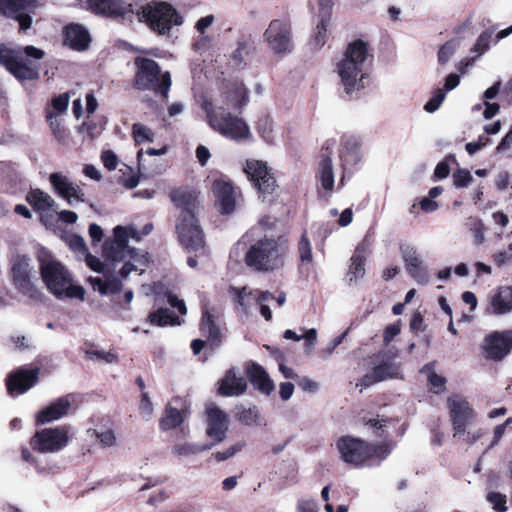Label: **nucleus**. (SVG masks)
<instances>
[{
	"label": "nucleus",
	"instance_id": "obj_1",
	"mask_svg": "<svg viewBox=\"0 0 512 512\" xmlns=\"http://www.w3.org/2000/svg\"><path fill=\"white\" fill-rule=\"evenodd\" d=\"M266 225L268 219H261L259 226L249 229L237 243V247L242 246L246 249V266L261 273L281 269L287 254L286 239L280 235L263 232L262 227Z\"/></svg>",
	"mask_w": 512,
	"mask_h": 512
},
{
	"label": "nucleus",
	"instance_id": "obj_2",
	"mask_svg": "<svg viewBox=\"0 0 512 512\" xmlns=\"http://www.w3.org/2000/svg\"><path fill=\"white\" fill-rule=\"evenodd\" d=\"M249 101L248 91L242 83H234L224 93L223 105L214 107L209 101L202 104L211 128L226 138L242 141L251 136L246 122L232 115L229 109H241Z\"/></svg>",
	"mask_w": 512,
	"mask_h": 512
},
{
	"label": "nucleus",
	"instance_id": "obj_3",
	"mask_svg": "<svg viewBox=\"0 0 512 512\" xmlns=\"http://www.w3.org/2000/svg\"><path fill=\"white\" fill-rule=\"evenodd\" d=\"M172 202L180 208L175 229L180 244L189 252L205 253L204 234L195 217L196 196L194 193L175 189L170 193Z\"/></svg>",
	"mask_w": 512,
	"mask_h": 512
},
{
	"label": "nucleus",
	"instance_id": "obj_4",
	"mask_svg": "<svg viewBox=\"0 0 512 512\" xmlns=\"http://www.w3.org/2000/svg\"><path fill=\"white\" fill-rule=\"evenodd\" d=\"M366 44L361 40L350 43L336 64V72L347 95L352 96L364 88Z\"/></svg>",
	"mask_w": 512,
	"mask_h": 512
},
{
	"label": "nucleus",
	"instance_id": "obj_5",
	"mask_svg": "<svg viewBox=\"0 0 512 512\" xmlns=\"http://www.w3.org/2000/svg\"><path fill=\"white\" fill-rule=\"evenodd\" d=\"M340 459L353 468L378 465L391 453L390 444L371 445L361 439L342 436L336 442Z\"/></svg>",
	"mask_w": 512,
	"mask_h": 512
},
{
	"label": "nucleus",
	"instance_id": "obj_6",
	"mask_svg": "<svg viewBox=\"0 0 512 512\" xmlns=\"http://www.w3.org/2000/svg\"><path fill=\"white\" fill-rule=\"evenodd\" d=\"M2 65L18 80H35L39 78V61L45 52L28 45L23 49H12L2 44Z\"/></svg>",
	"mask_w": 512,
	"mask_h": 512
},
{
	"label": "nucleus",
	"instance_id": "obj_7",
	"mask_svg": "<svg viewBox=\"0 0 512 512\" xmlns=\"http://www.w3.org/2000/svg\"><path fill=\"white\" fill-rule=\"evenodd\" d=\"M40 271L43 282L55 297L84 300L85 289L73 284L71 274L59 261L41 257Z\"/></svg>",
	"mask_w": 512,
	"mask_h": 512
},
{
	"label": "nucleus",
	"instance_id": "obj_8",
	"mask_svg": "<svg viewBox=\"0 0 512 512\" xmlns=\"http://www.w3.org/2000/svg\"><path fill=\"white\" fill-rule=\"evenodd\" d=\"M11 280L15 290L30 303H43L46 296L39 286L38 273L32 260L24 255H18L12 260Z\"/></svg>",
	"mask_w": 512,
	"mask_h": 512
},
{
	"label": "nucleus",
	"instance_id": "obj_9",
	"mask_svg": "<svg viewBox=\"0 0 512 512\" xmlns=\"http://www.w3.org/2000/svg\"><path fill=\"white\" fill-rule=\"evenodd\" d=\"M137 18L158 35H168L173 26H179L183 20L175 8L166 2L153 1L136 11Z\"/></svg>",
	"mask_w": 512,
	"mask_h": 512
},
{
	"label": "nucleus",
	"instance_id": "obj_10",
	"mask_svg": "<svg viewBox=\"0 0 512 512\" xmlns=\"http://www.w3.org/2000/svg\"><path fill=\"white\" fill-rule=\"evenodd\" d=\"M135 65L137 67L136 87L140 90H152L167 98L172 83L170 73L168 71L161 73L157 62L148 58H137Z\"/></svg>",
	"mask_w": 512,
	"mask_h": 512
},
{
	"label": "nucleus",
	"instance_id": "obj_11",
	"mask_svg": "<svg viewBox=\"0 0 512 512\" xmlns=\"http://www.w3.org/2000/svg\"><path fill=\"white\" fill-rule=\"evenodd\" d=\"M113 239H107L103 244V255L107 260L122 261L126 258L136 260V249L129 248L127 243L129 238L140 240L138 232L134 228L129 230L123 226H116L113 230Z\"/></svg>",
	"mask_w": 512,
	"mask_h": 512
},
{
	"label": "nucleus",
	"instance_id": "obj_12",
	"mask_svg": "<svg viewBox=\"0 0 512 512\" xmlns=\"http://www.w3.org/2000/svg\"><path fill=\"white\" fill-rule=\"evenodd\" d=\"M244 170L257 188L262 200L271 202L278 186L274 174L267 164L259 160H249Z\"/></svg>",
	"mask_w": 512,
	"mask_h": 512
},
{
	"label": "nucleus",
	"instance_id": "obj_13",
	"mask_svg": "<svg viewBox=\"0 0 512 512\" xmlns=\"http://www.w3.org/2000/svg\"><path fill=\"white\" fill-rule=\"evenodd\" d=\"M69 431L66 426L44 428L35 433L31 446L40 453H55L68 445Z\"/></svg>",
	"mask_w": 512,
	"mask_h": 512
},
{
	"label": "nucleus",
	"instance_id": "obj_14",
	"mask_svg": "<svg viewBox=\"0 0 512 512\" xmlns=\"http://www.w3.org/2000/svg\"><path fill=\"white\" fill-rule=\"evenodd\" d=\"M268 47L276 54H288L293 49L291 26L286 20L274 19L264 32Z\"/></svg>",
	"mask_w": 512,
	"mask_h": 512
},
{
	"label": "nucleus",
	"instance_id": "obj_15",
	"mask_svg": "<svg viewBox=\"0 0 512 512\" xmlns=\"http://www.w3.org/2000/svg\"><path fill=\"white\" fill-rule=\"evenodd\" d=\"M450 421L453 428V436L465 435V430L473 422L475 414L466 399L459 395L448 398Z\"/></svg>",
	"mask_w": 512,
	"mask_h": 512
},
{
	"label": "nucleus",
	"instance_id": "obj_16",
	"mask_svg": "<svg viewBox=\"0 0 512 512\" xmlns=\"http://www.w3.org/2000/svg\"><path fill=\"white\" fill-rule=\"evenodd\" d=\"M37 7V0H0V14L16 19L22 32L31 27L32 17L30 14Z\"/></svg>",
	"mask_w": 512,
	"mask_h": 512
},
{
	"label": "nucleus",
	"instance_id": "obj_17",
	"mask_svg": "<svg viewBox=\"0 0 512 512\" xmlns=\"http://www.w3.org/2000/svg\"><path fill=\"white\" fill-rule=\"evenodd\" d=\"M26 201L40 215V220L46 227L55 224L58 207L48 193L40 189H32L26 195Z\"/></svg>",
	"mask_w": 512,
	"mask_h": 512
},
{
	"label": "nucleus",
	"instance_id": "obj_18",
	"mask_svg": "<svg viewBox=\"0 0 512 512\" xmlns=\"http://www.w3.org/2000/svg\"><path fill=\"white\" fill-rule=\"evenodd\" d=\"M400 252L408 274L420 285L430 281V275L416 247L410 243L400 245Z\"/></svg>",
	"mask_w": 512,
	"mask_h": 512
},
{
	"label": "nucleus",
	"instance_id": "obj_19",
	"mask_svg": "<svg viewBox=\"0 0 512 512\" xmlns=\"http://www.w3.org/2000/svg\"><path fill=\"white\" fill-rule=\"evenodd\" d=\"M332 153L333 143L326 141L320 152L317 172V178L321 183V190H319L321 197H329L334 189Z\"/></svg>",
	"mask_w": 512,
	"mask_h": 512
},
{
	"label": "nucleus",
	"instance_id": "obj_20",
	"mask_svg": "<svg viewBox=\"0 0 512 512\" xmlns=\"http://www.w3.org/2000/svg\"><path fill=\"white\" fill-rule=\"evenodd\" d=\"M49 182L54 192L70 205L86 201L83 188L66 175L58 172L52 173L49 176Z\"/></svg>",
	"mask_w": 512,
	"mask_h": 512
},
{
	"label": "nucleus",
	"instance_id": "obj_21",
	"mask_svg": "<svg viewBox=\"0 0 512 512\" xmlns=\"http://www.w3.org/2000/svg\"><path fill=\"white\" fill-rule=\"evenodd\" d=\"M483 350L485 357L500 361L512 350V330L496 331L484 339Z\"/></svg>",
	"mask_w": 512,
	"mask_h": 512
},
{
	"label": "nucleus",
	"instance_id": "obj_22",
	"mask_svg": "<svg viewBox=\"0 0 512 512\" xmlns=\"http://www.w3.org/2000/svg\"><path fill=\"white\" fill-rule=\"evenodd\" d=\"M87 3L93 13L113 19L131 20L134 14L132 5L124 0H88Z\"/></svg>",
	"mask_w": 512,
	"mask_h": 512
},
{
	"label": "nucleus",
	"instance_id": "obj_23",
	"mask_svg": "<svg viewBox=\"0 0 512 512\" xmlns=\"http://www.w3.org/2000/svg\"><path fill=\"white\" fill-rule=\"evenodd\" d=\"M39 369L21 367L10 373L6 379L7 390L10 395L18 396L32 388L38 380Z\"/></svg>",
	"mask_w": 512,
	"mask_h": 512
},
{
	"label": "nucleus",
	"instance_id": "obj_24",
	"mask_svg": "<svg viewBox=\"0 0 512 512\" xmlns=\"http://www.w3.org/2000/svg\"><path fill=\"white\" fill-rule=\"evenodd\" d=\"M376 360H380V363L372 370L371 373L366 374L361 379V385L368 387L376 382L383 381L386 379L399 378L400 369L399 365L393 361L392 358H386L384 353H378Z\"/></svg>",
	"mask_w": 512,
	"mask_h": 512
},
{
	"label": "nucleus",
	"instance_id": "obj_25",
	"mask_svg": "<svg viewBox=\"0 0 512 512\" xmlns=\"http://www.w3.org/2000/svg\"><path fill=\"white\" fill-rule=\"evenodd\" d=\"M207 435L214 440L213 444L221 443L226 438L228 431V415L214 404L206 409Z\"/></svg>",
	"mask_w": 512,
	"mask_h": 512
},
{
	"label": "nucleus",
	"instance_id": "obj_26",
	"mask_svg": "<svg viewBox=\"0 0 512 512\" xmlns=\"http://www.w3.org/2000/svg\"><path fill=\"white\" fill-rule=\"evenodd\" d=\"M212 191L222 214L234 212L238 191L232 183L225 179H216L212 183Z\"/></svg>",
	"mask_w": 512,
	"mask_h": 512
},
{
	"label": "nucleus",
	"instance_id": "obj_27",
	"mask_svg": "<svg viewBox=\"0 0 512 512\" xmlns=\"http://www.w3.org/2000/svg\"><path fill=\"white\" fill-rule=\"evenodd\" d=\"M339 156L344 172L352 170L362 159L360 139L354 135L342 136Z\"/></svg>",
	"mask_w": 512,
	"mask_h": 512
},
{
	"label": "nucleus",
	"instance_id": "obj_28",
	"mask_svg": "<svg viewBox=\"0 0 512 512\" xmlns=\"http://www.w3.org/2000/svg\"><path fill=\"white\" fill-rule=\"evenodd\" d=\"M369 255L367 245L359 244L352 257L350 258V265L346 274V280L349 286L357 285L365 276L366 269L365 263Z\"/></svg>",
	"mask_w": 512,
	"mask_h": 512
},
{
	"label": "nucleus",
	"instance_id": "obj_29",
	"mask_svg": "<svg viewBox=\"0 0 512 512\" xmlns=\"http://www.w3.org/2000/svg\"><path fill=\"white\" fill-rule=\"evenodd\" d=\"M64 43L73 50L83 51L89 47L91 38L88 30L80 25L71 23L64 27Z\"/></svg>",
	"mask_w": 512,
	"mask_h": 512
},
{
	"label": "nucleus",
	"instance_id": "obj_30",
	"mask_svg": "<svg viewBox=\"0 0 512 512\" xmlns=\"http://www.w3.org/2000/svg\"><path fill=\"white\" fill-rule=\"evenodd\" d=\"M71 408L69 397H61L40 410L37 414V423L45 424L67 415Z\"/></svg>",
	"mask_w": 512,
	"mask_h": 512
},
{
	"label": "nucleus",
	"instance_id": "obj_31",
	"mask_svg": "<svg viewBox=\"0 0 512 512\" xmlns=\"http://www.w3.org/2000/svg\"><path fill=\"white\" fill-rule=\"evenodd\" d=\"M255 47L246 36L238 38L236 48L232 51L230 56V64L235 69L245 68L252 60Z\"/></svg>",
	"mask_w": 512,
	"mask_h": 512
},
{
	"label": "nucleus",
	"instance_id": "obj_32",
	"mask_svg": "<svg viewBox=\"0 0 512 512\" xmlns=\"http://www.w3.org/2000/svg\"><path fill=\"white\" fill-rule=\"evenodd\" d=\"M247 389L246 381L243 377L237 376L234 369L228 370L219 382L218 392L222 396H239Z\"/></svg>",
	"mask_w": 512,
	"mask_h": 512
},
{
	"label": "nucleus",
	"instance_id": "obj_33",
	"mask_svg": "<svg viewBox=\"0 0 512 512\" xmlns=\"http://www.w3.org/2000/svg\"><path fill=\"white\" fill-rule=\"evenodd\" d=\"M247 377L254 388L265 395L271 394L275 389L266 370L257 363H252L247 368Z\"/></svg>",
	"mask_w": 512,
	"mask_h": 512
},
{
	"label": "nucleus",
	"instance_id": "obj_34",
	"mask_svg": "<svg viewBox=\"0 0 512 512\" xmlns=\"http://www.w3.org/2000/svg\"><path fill=\"white\" fill-rule=\"evenodd\" d=\"M491 312L495 315H504L512 311V286H501L491 297Z\"/></svg>",
	"mask_w": 512,
	"mask_h": 512
},
{
	"label": "nucleus",
	"instance_id": "obj_35",
	"mask_svg": "<svg viewBox=\"0 0 512 512\" xmlns=\"http://www.w3.org/2000/svg\"><path fill=\"white\" fill-rule=\"evenodd\" d=\"M234 418L245 426H258L262 423L259 408L253 404H237L233 409Z\"/></svg>",
	"mask_w": 512,
	"mask_h": 512
},
{
	"label": "nucleus",
	"instance_id": "obj_36",
	"mask_svg": "<svg viewBox=\"0 0 512 512\" xmlns=\"http://www.w3.org/2000/svg\"><path fill=\"white\" fill-rule=\"evenodd\" d=\"M200 330L210 341L216 342L219 340L220 329L206 307H203Z\"/></svg>",
	"mask_w": 512,
	"mask_h": 512
},
{
	"label": "nucleus",
	"instance_id": "obj_37",
	"mask_svg": "<svg viewBox=\"0 0 512 512\" xmlns=\"http://www.w3.org/2000/svg\"><path fill=\"white\" fill-rule=\"evenodd\" d=\"M148 321L152 325L166 326V325H179V318L168 308H159L148 316Z\"/></svg>",
	"mask_w": 512,
	"mask_h": 512
},
{
	"label": "nucleus",
	"instance_id": "obj_38",
	"mask_svg": "<svg viewBox=\"0 0 512 512\" xmlns=\"http://www.w3.org/2000/svg\"><path fill=\"white\" fill-rule=\"evenodd\" d=\"M434 362H430L422 367L421 373H425L428 376V382L431 386V390L434 393H441L445 389L446 379L434 372Z\"/></svg>",
	"mask_w": 512,
	"mask_h": 512
},
{
	"label": "nucleus",
	"instance_id": "obj_39",
	"mask_svg": "<svg viewBox=\"0 0 512 512\" xmlns=\"http://www.w3.org/2000/svg\"><path fill=\"white\" fill-rule=\"evenodd\" d=\"M136 260H131L129 258V261L125 262L123 267L120 270V274L123 278H126L132 271L139 270L140 273L144 271L143 267L147 265L148 263V254L147 253H140L136 249Z\"/></svg>",
	"mask_w": 512,
	"mask_h": 512
},
{
	"label": "nucleus",
	"instance_id": "obj_40",
	"mask_svg": "<svg viewBox=\"0 0 512 512\" xmlns=\"http://www.w3.org/2000/svg\"><path fill=\"white\" fill-rule=\"evenodd\" d=\"M183 422V417L181 412L172 407H168L160 421V427L163 430H170L176 428Z\"/></svg>",
	"mask_w": 512,
	"mask_h": 512
},
{
	"label": "nucleus",
	"instance_id": "obj_41",
	"mask_svg": "<svg viewBox=\"0 0 512 512\" xmlns=\"http://www.w3.org/2000/svg\"><path fill=\"white\" fill-rule=\"evenodd\" d=\"M46 119L57 141L63 142L66 138V132L62 126L60 116L49 109L46 114Z\"/></svg>",
	"mask_w": 512,
	"mask_h": 512
},
{
	"label": "nucleus",
	"instance_id": "obj_42",
	"mask_svg": "<svg viewBox=\"0 0 512 512\" xmlns=\"http://www.w3.org/2000/svg\"><path fill=\"white\" fill-rule=\"evenodd\" d=\"M213 444L200 445L196 443H180L173 447V453L179 456L195 455L212 447Z\"/></svg>",
	"mask_w": 512,
	"mask_h": 512
},
{
	"label": "nucleus",
	"instance_id": "obj_43",
	"mask_svg": "<svg viewBox=\"0 0 512 512\" xmlns=\"http://www.w3.org/2000/svg\"><path fill=\"white\" fill-rule=\"evenodd\" d=\"M460 47V41L457 39H451L444 43L438 51V62L441 65H445L451 57L456 53Z\"/></svg>",
	"mask_w": 512,
	"mask_h": 512
},
{
	"label": "nucleus",
	"instance_id": "obj_44",
	"mask_svg": "<svg viewBox=\"0 0 512 512\" xmlns=\"http://www.w3.org/2000/svg\"><path fill=\"white\" fill-rule=\"evenodd\" d=\"M132 135L136 144L153 142L155 136L154 132L149 127L141 123L133 124Z\"/></svg>",
	"mask_w": 512,
	"mask_h": 512
},
{
	"label": "nucleus",
	"instance_id": "obj_45",
	"mask_svg": "<svg viewBox=\"0 0 512 512\" xmlns=\"http://www.w3.org/2000/svg\"><path fill=\"white\" fill-rule=\"evenodd\" d=\"M298 253L302 265L310 264L313 260L312 245L306 232L301 235L298 243Z\"/></svg>",
	"mask_w": 512,
	"mask_h": 512
},
{
	"label": "nucleus",
	"instance_id": "obj_46",
	"mask_svg": "<svg viewBox=\"0 0 512 512\" xmlns=\"http://www.w3.org/2000/svg\"><path fill=\"white\" fill-rule=\"evenodd\" d=\"M256 303L260 308L261 315L266 319L270 320L272 318V313L269 308V303L274 299V295L269 291H261L257 292Z\"/></svg>",
	"mask_w": 512,
	"mask_h": 512
},
{
	"label": "nucleus",
	"instance_id": "obj_47",
	"mask_svg": "<svg viewBox=\"0 0 512 512\" xmlns=\"http://www.w3.org/2000/svg\"><path fill=\"white\" fill-rule=\"evenodd\" d=\"M233 291L236 295L237 302H238L239 306H241V308L245 312H247L251 301H256L255 296L257 295V292H260L259 290L248 291L246 287H244L242 289L234 288Z\"/></svg>",
	"mask_w": 512,
	"mask_h": 512
},
{
	"label": "nucleus",
	"instance_id": "obj_48",
	"mask_svg": "<svg viewBox=\"0 0 512 512\" xmlns=\"http://www.w3.org/2000/svg\"><path fill=\"white\" fill-rule=\"evenodd\" d=\"M166 148L163 147L161 149H155V148H149L148 150L144 151L143 149H140L138 152H137V160H138V169H139V172L142 173V174H150V171L149 169L147 168L146 164H145V158H144V155H149V156H160V155H164L166 153Z\"/></svg>",
	"mask_w": 512,
	"mask_h": 512
},
{
	"label": "nucleus",
	"instance_id": "obj_49",
	"mask_svg": "<svg viewBox=\"0 0 512 512\" xmlns=\"http://www.w3.org/2000/svg\"><path fill=\"white\" fill-rule=\"evenodd\" d=\"M486 500L495 512H506L508 510L507 497L505 494L494 491L489 492L486 496Z\"/></svg>",
	"mask_w": 512,
	"mask_h": 512
},
{
	"label": "nucleus",
	"instance_id": "obj_50",
	"mask_svg": "<svg viewBox=\"0 0 512 512\" xmlns=\"http://www.w3.org/2000/svg\"><path fill=\"white\" fill-rule=\"evenodd\" d=\"M453 184L456 188H465L473 182V176L466 169H458L452 174Z\"/></svg>",
	"mask_w": 512,
	"mask_h": 512
},
{
	"label": "nucleus",
	"instance_id": "obj_51",
	"mask_svg": "<svg viewBox=\"0 0 512 512\" xmlns=\"http://www.w3.org/2000/svg\"><path fill=\"white\" fill-rule=\"evenodd\" d=\"M257 130L260 136L266 142L273 141V123L268 117L261 118L257 124Z\"/></svg>",
	"mask_w": 512,
	"mask_h": 512
},
{
	"label": "nucleus",
	"instance_id": "obj_52",
	"mask_svg": "<svg viewBox=\"0 0 512 512\" xmlns=\"http://www.w3.org/2000/svg\"><path fill=\"white\" fill-rule=\"evenodd\" d=\"M329 23V18H320L314 31V45L318 48L322 47L326 41V31Z\"/></svg>",
	"mask_w": 512,
	"mask_h": 512
},
{
	"label": "nucleus",
	"instance_id": "obj_53",
	"mask_svg": "<svg viewBox=\"0 0 512 512\" xmlns=\"http://www.w3.org/2000/svg\"><path fill=\"white\" fill-rule=\"evenodd\" d=\"M245 445V441H239L228 447L226 450L217 452L214 457L218 462L225 461L234 456L236 453L240 452L245 447Z\"/></svg>",
	"mask_w": 512,
	"mask_h": 512
},
{
	"label": "nucleus",
	"instance_id": "obj_54",
	"mask_svg": "<svg viewBox=\"0 0 512 512\" xmlns=\"http://www.w3.org/2000/svg\"><path fill=\"white\" fill-rule=\"evenodd\" d=\"M445 97L446 92L441 89H437L432 98L425 104L424 110L428 113L435 112L439 109Z\"/></svg>",
	"mask_w": 512,
	"mask_h": 512
},
{
	"label": "nucleus",
	"instance_id": "obj_55",
	"mask_svg": "<svg viewBox=\"0 0 512 512\" xmlns=\"http://www.w3.org/2000/svg\"><path fill=\"white\" fill-rule=\"evenodd\" d=\"M470 220L472 222L470 230L473 233L474 241L476 244L481 245L485 241L484 224L482 220L477 218H470Z\"/></svg>",
	"mask_w": 512,
	"mask_h": 512
},
{
	"label": "nucleus",
	"instance_id": "obj_56",
	"mask_svg": "<svg viewBox=\"0 0 512 512\" xmlns=\"http://www.w3.org/2000/svg\"><path fill=\"white\" fill-rule=\"evenodd\" d=\"M21 455H22V459L24 461L32 464L33 466H35V468L37 469V471L39 473H55L58 471L57 466H54V467L50 468L49 470H46V468L41 467L38 464V462L36 461V459L33 457L31 451L28 448H22Z\"/></svg>",
	"mask_w": 512,
	"mask_h": 512
},
{
	"label": "nucleus",
	"instance_id": "obj_57",
	"mask_svg": "<svg viewBox=\"0 0 512 512\" xmlns=\"http://www.w3.org/2000/svg\"><path fill=\"white\" fill-rule=\"evenodd\" d=\"M69 105V95L67 93L60 94L52 99V108L56 114L65 113Z\"/></svg>",
	"mask_w": 512,
	"mask_h": 512
},
{
	"label": "nucleus",
	"instance_id": "obj_58",
	"mask_svg": "<svg viewBox=\"0 0 512 512\" xmlns=\"http://www.w3.org/2000/svg\"><path fill=\"white\" fill-rule=\"evenodd\" d=\"M101 131L102 128L98 127L97 124L92 120L84 122L79 128V132L87 135L90 139L98 137Z\"/></svg>",
	"mask_w": 512,
	"mask_h": 512
},
{
	"label": "nucleus",
	"instance_id": "obj_59",
	"mask_svg": "<svg viewBox=\"0 0 512 512\" xmlns=\"http://www.w3.org/2000/svg\"><path fill=\"white\" fill-rule=\"evenodd\" d=\"M449 158L454 159V156L449 155V156L445 157L444 160L440 161L436 165V167L434 169V177L437 180L445 179L449 175V173H450V168H449V163H448Z\"/></svg>",
	"mask_w": 512,
	"mask_h": 512
},
{
	"label": "nucleus",
	"instance_id": "obj_60",
	"mask_svg": "<svg viewBox=\"0 0 512 512\" xmlns=\"http://www.w3.org/2000/svg\"><path fill=\"white\" fill-rule=\"evenodd\" d=\"M490 39L491 34L489 32L481 33L474 44L473 51L479 54L484 53L489 48Z\"/></svg>",
	"mask_w": 512,
	"mask_h": 512
},
{
	"label": "nucleus",
	"instance_id": "obj_61",
	"mask_svg": "<svg viewBox=\"0 0 512 512\" xmlns=\"http://www.w3.org/2000/svg\"><path fill=\"white\" fill-rule=\"evenodd\" d=\"M97 438L104 447H112L116 443V436L110 429L97 432Z\"/></svg>",
	"mask_w": 512,
	"mask_h": 512
},
{
	"label": "nucleus",
	"instance_id": "obj_62",
	"mask_svg": "<svg viewBox=\"0 0 512 512\" xmlns=\"http://www.w3.org/2000/svg\"><path fill=\"white\" fill-rule=\"evenodd\" d=\"M103 165L110 171L115 170L118 165L116 154L110 150L104 151L101 155Z\"/></svg>",
	"mask_w": 512,
	"mask_h": 512
},
{
	"label": "nucleus",
	"instance_id": "obj_63",
	"mask_svg": "<svg viewBox=\"0 0 512 512\" xmlns=\"http://www.w3.org/2000/svg\"><path fill=\"white\" fill-rule=\"evenodd\" d=\"M318 503L313 499H301L297 503V512H318Z\"/></svg>",
	"mask_w": 512,
	"mask_h": 512
},
{
	"label": "nucleus",
	"instance_id": "obj_64",
	"mask_svg": "<svg viewBox=\"0 0 512 512\" xmlns=\"http://www.w3.org/2000/svg\"><path fill=\"white\" fill-rule=\"evenodd\" d=\"M69 246L74 250L83 253L88 252L84 239L79 235H72L69 239Z\"/></svg>",
	"mask_w": 512,
	"mask_h": 512
}]
</instances>
